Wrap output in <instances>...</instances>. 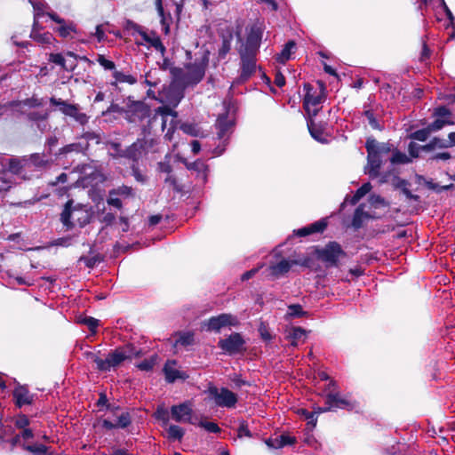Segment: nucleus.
Instances as JSON below:
<instances>
[{"mask_svg":"<svg viewBox=\"0 0 455 455\" xmlns=\"http://www.w3.org/2000/svg\"><path fill=\"white\" fill-rule=\"evenodd\" d=\"M113 76L116 83H128L131 84L135 83V79L132 76L125 75L119 71H115Z\"/></svg>","mask_w":455,"mask_h":455,"instance_id":"nucleus-40","label":"nucleus"},{"mask_svg":"<svg viewBox=\"0 0 455 455\" xmlns=\"http://www.w3.org/2000/svg\"><path fill=\"white\" fill-rule=\"evenodd\" d=\"M306 313L303 311L300 305H291L288 307V311L286 314L287 317H299L303 316Z\"/></svg>","mask_w":455,"mask_h":455,"instance_id":"nucleus-39","label":"nucleus"},{"mask_svg":"<svg viewBox=\"0 0 455 455\" xmlns=\"http://www.w3.org/2000/svg\"><path fill=\"white\" fill-rule=\"evenodd\" d=\"M389 159L393 164H404L409 162L407 156L398 151L393 152Z\"/></svg>","mask_w":455,"mask_h":455,"instance_id":"nucleus-44","label":"nucleus"},{"mask_svg":"<svg viewBox=\"0 0 455 455\" xmlns=\"http://www.w3.org/2000/svg\"><path fill=\"white\" fill-rule=\"evenodd\" d=\"M97 61L105 69L112 70L115 68V63L113 61L106 59L103 55H99Z\"/></svg>","mask_w":455,"mask_h":455,"instance_id":"nucleus-49","label":"nucleus"},{"mask_svg":"<svg viewBox=\"0 0 455 455\" xmlns=\"http://www.w3.org/2000/svg\"><path fill=\"white\" fill-rule=\"evenodd\" d=\"M295 264V261L293 260H288L286 259H280L276 262H271L270 266L268 267L269 274L275 277L278 278L284 274L288 273L291 269V266Z\"/></svg>","mask_w":455,"mask_h":455,"instance_id":"nucleus-18","label":"nucleus"},{"mask_svg":"<svg viewBox=\"0 0 455 455\" xmlns=\"http://www.w3.org/2000/svg\"><path fill=\"white\" fill-rule=\"evenodd\" d=\"M192 407L190 403H183L179 405H173L171 408L172 418L177 422H190L192 417Z\"/></svg>","mask_w":455,"mask_h":455,"instance_id":"nucleus-16","label":"nucleus"},{"mask_svg":"<svg viewBox=\"0 0 455 455\" xmlns=\"http://www.w3.org/2000/svg\"><path fill=\"white\" fill-rule=\"evenodd\" d=\"M231 39H232V35H229L228 37H224L223 38L222 45H221V47L219 50L220 57L224 58L228 54V52L230 51V49H231Z\"/></svg>","mask_w":455,"mask_h":455,"instance_id":"nucleus-41","label":"nucleus"},{"mask_svg":"<svg viewBox=\"0 0 455 455\" xmlns=\"http://www.w3.org/2000/svg\"><path fill=\"white\" fill-rule=\"evenodd\" d=\"M262 37V29L258 25H253L249 31L246 42L240 51L257 53Z\"/></svg>","mask_w":455,"mask_h":455,"instance_id":"nucleus-13","label":"nucleus"},{"mask_svg":"<svg viewBox=\"0 0 455 455\" xmlns=\"http://www.w3.org/2000/svg\"><path fill=\"white\" fill-rule=\"evenodd\" d=\"M259 332L261 336V338L264 340H270L272 339V335L267 328L264 323H261L259 327Z\"/></svg>","mask_w":455,"mask_h":455,"instance_id":"nucleus-53","label":"nucleus"},{"mask_svg":"<svg viewBox=\"0 0 455 455\" xmlns=\"http://www.w3.org/2000/svg\"><path fill=\"white\" fill-rule=\"evenodd\" d=\"M238 323L235 316L229 314H221L208 320L206 326L209 331H219L226 326L236 325Z\"/></svg>","mask_w":455,"mask_h":455,"instance_id":"nucleus-15","label":"nucleus"},{"mask_svg":"<svg viewBox=\"0 0 455 455\" xmlns=\"http://www.w3.org/2000/svg\"><path fill=\"white\" fill-rule=\"evenodd\" d=\"M168 435L172 439H180L184 435V431L179 426L172 425L168 428Z\"/></svg>","mask_w":455,"mask_h":455,"instance_id":"nucleus-42","label":"nucleus"},{"mask_svg":"<svg viewBox=\"0 0 455 455\" xmlns=\"http://www.w3.org/2000/svg\"><path fill=\"white\" fill-rule=\"evenodd\" d=\"M29 3L34 8V24L35 27L38 25L39 19L44 14L48 15L46 10L49 9L47 4L42 0H29Z\"/></svg>","mask_w":455,"mask_h":455,"instance_id":"nucleus-26","label":"nucleus"},{"mask_svg":"<svg viewBox=\"0 0 455 455\" xmlns=\"http://www.w3.org/2000/svg\"><path fill=\"white\" fill-rule=\"evenodd\" d=\"M185 87L173 78V82L168 89L162 92L161 100H165L169 105L176 107L184 96Z\"/></svg>","mask_w":455,"mask_h":455,"instance_id":"nucleus-10","label":"nucleus"},{"mask_svg":"<svg viewBox=\"0 0 455 455\" xmlns=\"http://www.w3.org/2000/svg\"><path fill=\"white\" fill-rule=\"evenodd\" d=\"M371 189V185L370 183L363 184L355 194V196L351 199V204H355L363 196L369 193Z\"/></svg>","mask_w":455,"mask_h":455,"instance_id":"nucleus-37","label":"nucleus"},{"mask_svg":"<svg viewBox=\"0 0 455 455\" xmlns=\"http://www.w3.org/2000/svg\"><path fill=\"white\" fill-rule=\"evenodd\" d=\"M199 426L211 433H218L220 430L216 423L207 420H201Z\"/></svg>","mask_w":455,"mask_h":455,"instance_id":"nucleus-47","label":"nucleus"},{"mask_svg":"<svg viewBox=\"0 0 455 455\" xmlns=\"http://www.w3.org/2000/svg\"><path fill=\"white\" fill-rule=\"evenodd\" d=\"M368 152V164L365 166V172L371 178L379 174V168L383 162L389 159L391 148L388 144H379L375 140H368L366 142Z\"/></svg>","mask_w":455,"mask_h":455,"instance_id":"nucleus-3","label":"nucleus"},{"mask_svg":"<svg viewBox=\"0 0 455 455\" xmlns=\"http://www.w3.org/2000/svg\"><path fill=\"white\" fill-rule=\"evenodd\" d=\"M27 450H28L34 453H43L45 451V447L44 445L28 446Z\"/></svg>","mask_w":455,"mask_h":455,"instance_id":"nucleus-64","label":"nucleus"},{"mask_svg":"<svg viewBox=\"0 0 455 455\" xmlns=\"http://www.w3.org/2000/svg\"><path fill=\"white\" fill-rule=\"evenodd\" d=\"M155 416L157 419L167 423L169 420V411L164 406H159L155 412Z\"/></svg>","mask_w":455,"mask_h":455,"instance_id":"nucleus-46","label":"nucleus"},{"mask_svg":"<svg viewBox=\"0 0 455 455\" xmlns=\"http://www.w3.org/2000/svg\"><path fill=\"white\" fill-rule=\"evenodd\" d=\"M48 16L55 22L60 24V28L57 29L60 36L62 37L68 36L72 32H76L75 26L72 23L66 24L64 20L60 18L55 13H48Z\"/></svg>","mask_w":455,"mask_h":455,"instance_id":"nucleus-25","label":"nucleus"},{"mask_svg":"<svg viewBox=\"0 0 455 455\" xmlns=\"http://www.w3.org/2000/svg\"><path fill=\"white\" fill-rule=\"evenodd\" d=\"M244 340L239 333H232L229 337L219 341L220 347L228 354L239 353L243 349Z\"/></svg>","mask_w":455,"mask_h":455,"instance_id":"nucleus-12","label":"nucleus"},{"mask_svg":"<svg viewBox=\"0 0 455 455\" xmlns=\"http://www.w3.org/2000/svg\"><path fill=\"white\" fill-rule=\"evenodd\" d=\"M365 116L370 124V125L373 128V129H379L380 126L379 124H378L377 120L375 119L374 116H373V113L371 112V111H366L365 112Z\"/></svg>","mask_w":455,"mask_h":455,"instance_id":"nucleus-59","label":"nucleus"},{"mask_svg":"<svg viewBox=\"0 0 455 455\" xmlns=\"http://www.w3.org/2000/svg\"><path fill=\"white\" fill-rule=\"evenodd\" d=\"M15 425L18 428L20 429L27 428V427L29 425V419L25 415H20L15 421Z\"/></svg>","mask_w":455,"mask_h":455,"instance_id":"nucleus-52","label":"nucleus"},{"mask_svg":"<svg viewBox=\"0 0 455 455\" xmlns=\"http://www.w3.org/2000/svg\"><path fill=\"white\" fill-rule=\"evenodd\" d=\"M341 252L340 247L338 243H331L323 249L318 251V257L331 265L336 263Z\"/></svg>","mask_w":455,"mask_h":455,"instance_id":"nucleus-17","label":"nucleus"},{"mask_svg":"<svg viewBox=\"0 0 455 455\" xmlns=\"http://www.w3.org/2000/svg\"><path fill=\"white\" fill-rule=\"evenodd\" d=\"M275 84L278 86V87H282L285 84V78L284 76L281 74V73H277L275 75Z\"/></svg>","mask_w":455,"mask_h":455,"instance_id":"nucleus-63","label":"nucleus"},{"mask_svg":"<svg viewBox=\"0 0 455 455\" xmlns=\"http://www.w3.org/2000/svg\"><path fill=\"white\" fill-rule=\"evenodd\" d=\"M234 121L231 116H229V113L220 115L217 120V128H218V136L220 139L224 138L228 130L233 125Z\"/></svg>","mask_w":455,"mask_h":455,"instance_id":"nucleus-22","label":"nucleus"},{"mask_svg":"<svg viewBox=\"0 0 455 455\" xmlns=\"http://www.w3.org/2000/svg\"><path fill=\"white\" fill-rule=\"evenodd\" d=\"M82 323H84L85 325H87L92 332H95L96 328L99 325V320H97L93 317H84L82 320Z\"/></svg>","mask_w":455,"mask_h":455,"instance_id":"nucleus-50","label":"nucleus"},{"mask_svg":"<svg viewBox=\"0 0 455 455\" xmlns=\"http://www.w3.org/2000/svg\"><path fill=\"white\" fill-rule=\"evenodd\" d=\"M147 142L144 140H139L134 142L129 148L125 151L122 152L119 148V145L116 143L110 144L108 148L109 154L112 156H126L132 159L139 158L143 152H145V144Z\"/></svg>","mask_w":455,"mask_h":455,"instance_id":"nucleus-9","label":"nucleus"},{"mask_svg":"<svg viewBox=\"0 0 455 455\" xmlns=\"http://www.w3.org/2000/svg\"><path fill=\"white\" fill-rule=\"evenodd\" d=\"M295 48V43L292 41L288 42L282 52L277 56L279 62L284 63L291 58V54Z\"/></svg>","mask_w":455,"mask_h":455,"instance_id":"nucleus-34","label":"nucleus"},{"mask_svg":"<svg viewBox=\"0 0 455 455\" xmlns=\"http://www.w3.org/2000/svg\"><path fill=\"white\" fill-rule=\"evenodd\" d=\"M164 371L169 382H173L176 379H185L188 377L185 372L177 368L175 361H168L164 365Z\"/></svg>","mask_w":455,"mask_h":455,"instance_id":"nucleus-20","label":"nucleus"},{"mask_svg":"<svg viewBox=\"0 0 455 455\" xmlns=\"http://www.w3.org/2000/svg\"><path fill=\"white\" fill-rule=\"evenodd\" d=\"M323 396L325 397L326 407H315L313 412H309L301 409L299 412L307 419V424L311 427L316 425L315 414H320L328 411H336L343 409L347 411L357 410L360 407L359 403L350 395H341L338 390L335 381L330 380L323 390Z\"/></svg>","mask_w":455,"mask_h":455,"instance_id":"nucleus-1","label":"nucleus"},{"mask_svg":"<svg viewBox=\"0 0 455 455\" xmlns=\"http://www.w3.org/2000/svg\"><path fill=\"white\" fill-rule=\"evenodd\" d=\"M207 65L208 57L204 55L200 59H196L193 63L187 64L183 68H174L173 78L183 86L195 85L204 76Z\"/></svg>","mask_w":455,"mask_h":455,"instance_id":"nucleus-2","label":"nucleus"},{"mask_svg":"<svg viewBox=\"0 0 455 455\" xmlns=\"http://www.w3.org/2000/svg\"><path fill=\"white\" fill-rule=\"evenodd\" d=\"M155 364V359H147L138 364V368L141 371H150Z\"/></svg>","mask_w":455,"mask_h":455,"instance_id":"nucleus-54","label":"nucleus"},{"mask_svg":"<svg viewBox=\"0 0 455 455\" xmlns=\"http://www.w3.org/2000/svg\"><path fill=\"white\" fill-rule=\"evenodd\" d=\"M256 55L254 52L240 51L241 56V76L240 80H247L256 70Z\"/></svg>","mask_w":455,"mask_h":455,"instance_id":"nucleus-11","label":"nucleus"},{"mask_svg":"<svg viewBox=\"0 0 455 455\" xmlns=\"http://www.w3.org/2000/svg\"><path fill=\"white\" fill-rule=\"evenodd\" d=\"M181 129L185 133H188L189 135H192L195 137L200 135V131H199L198 127L195 124H182Z\"/></svg>","mask_w":455,"mask_h":455,"instance_id":"nucleus-45","label":"nucleus"},{"mask_svg":"<svg viewBox=\"0 0 455 455\" xmlns=\"http://www.w3.org/2000/svg\"><path fill=\"white\" fill-rule=\"evenodd\" d=\"M194 342V333L191 331L180 332L176 335L175 339V347L182 346H189Z\"/></svg>","mask_w":455,"mask_h":455,"instance_id":"nucleus-33","label":"nucleus"},{"mask_svg":"<svg viewBox=\"0 0 455 455\" xmlns=\"http://www.w3.org/2000/svg\"><path fill=\"white\" fill-rule=\"evenodd\" d=\"M307 127H308V130H309V132L311 134V136L320 141V142H323L324 141V139H323V132L320 129H317L315 127V124H314V121L313 119L310 117L308 118L307 120Z\"/></svg>","mask_w":455,"mask_h":455,"instance_id":"nucleus-35","label":"nucleus"},{"mask_svg":"<svg viewBox=\"0 0 455 455\" xmlns=\"http://www.w3.org/2000/svg\"><path fill=\"white\" fill-rule=\"evenodd\" d=\"M304 90L306 94L304 97V108L309 116H315L321 108V103L323 100L324 87L323 84H318V88L314 89L310 84H305Z\"/></svg>","mask_w":455,"mask_h":455,"instance_id":"nucleus-7","label":"nucleus"},{"mask_svg":"<svg viewBox=\"0 0 455 455\" xmlns=\"http://www.w3.org/2000/svg\"><path fill=\"white\" fill-rule=\"evenodd\" d=\"M171 1L177 6V12H180V4H179V2L180 0H171ZM156 6L157 13H158L159 17L161 18L162 29L165 34H168L169 30H170L169 21H168L170 16L165 15V13L164 12L163 0H156Z\"/></svg>","mask_w":455,"mask_h":455,"instance_id":"nucleus-21","label":"nucleus"},{"mask_svg":"<svg viewBox=\"0 0 455 455\" xmlns=\"http://www.w3.org/2000/svg\"><path fill=\"white\" fill-rule=\"evenodd\" d=\"M208 394L210 399L220 407L232 408L237 402L236 395L225 387L212 386L208 388Z\"/></svg>","mask_w":455,"mask_h":455,"instance_id":"nucleus-8","label":"nucleus"},{"mask_svg":"<svg viewBox=\"0 0 455 455\" xmlns=\"http://www.w3.org/2000/svg\"><path fill=\"white\" fill-rule=\"evenodd\" d=\"M140 35L144 42L148 43L156 50L164 53V46L163 45V44L158 36H156L155 35L149 36L146 32H140Z\"/></svg>","mask_w":455,"mask_h":455,"instance_id":"nucleus-32","label":"nucleus"},{"mask_svg":"<svg viewBox=\"0 0 455 455\" xmlns=\"http://www.w3.org/2000/svg\"><path fill=\"white\" fill-rule=\"evenodd\" d=\"M49 60H50V61L63 67L65 69H72L74 67L73 63L67 65V60H65V58L61 54H59V53H52L50 55Z\"/></svg>","mask_w":455,"mask_h":455,"instance_id":"nucleus-36","label":"nucleus"},{"mask_svg":"<svg viewBox=\"0 0 455 455\" xmlns=\"http://www.w3.org/2000/svg\"><path fill=\"white\" fill-rule=\"evenodd\" d=\"M14 396L17 400L19 406L29 404L32 402V396L27 390V388L20 387L15 389Z\"/></svg>","mask_w":455,"mask_h":455,"instance_id":"nucleus-31","label":"nucleus"},{"mask_svg":"<svg viewBox=\"0 0 455 455\" xmlns=\"http://www.w3.org/2000/svg\"><path fill=\"white\" fill-rule=\"evenodd\" d=\"M387 207V204L382 197L372 195L367 204H363L356 209L353 219V226L359 228L364 219L378 218L379 213L376 210Z\"/></svg>","mask_w":455,"mask_h":455,"instance_id":"nucleus-5","label":"nucleus"},{"mask_svg":"<svg viewBox=\"0 0 455 455\" xmlns=\"http://www.w3.org/2000/svg\"><path fill=\"white\" fill-rule=\"evenodd\" d=\"M430 132H432L429 129V127H427L426 129H422V130H419V131L415 132L412 134V138L417 140H419V141H425L428 138Z\"/></svg>","mask_w":455,"mask_h":455,"instance_id":"nucleus-48","label":"nucleus"},{"mask_svg":"<svg viewBox=\"0 0 455 455\" xmlns=\"http://www.w3.org/2000/svg\"><path fill=\"white\" fill-rule=\"evenodd\" d=\"M91 219V213L86 206L77 204L72 207V203L68 202L61 213V221L67 227L86 225Z\"/></svg>","mask_w":455,"mask_h":455,"instance_id":"nucleus-6","label":"nucleus"},{"mask_svg":"<svg viewBox=\"0 0 455 455\" xmlns=\"http://www.w3.org/2000/svg\"><path fill=\"white\" fill-rule=\"evenodd\" d=\"M326 227L324 220L316 221L307 227L299 228L296 231V234L299 236H306L313 233L323 231Z\"/></svg>","mask_w":455,"mask_h":455,"instance_id":"nucleus-27","label":"nucleus"},{"mask_svg":"<svg viewBox=\"0 0 455 455\" xmlns=\"http://www.w3.org/2000/svg\"><path fill=\"white\" fill-rule=\"evenodd\" d=\"M94 36L97 37L99 42L105 40V31L103 30L102 25H99L96 27Z\"/></svg>","mask_w":455,"mask_h":455,"instance_id":"nucleus-61","label":"nucleus"},{"mask_svg":"<svg viewBox=\"0 0 455 455\" xmlns=\"http://www.w3.org/2000/svg\"><path fill=\"white\" fill-rule=\"evenodd\" d=\"M139 351L136 350L132 346L127 345L112 351L108 355L106 359H101L92 353L88 354V357H90L97 364V368L99 370L108 371L119 366L126 360L139 356Z\"/></svg>","mask_w":455,"mask_h":455,"instance_id":"nucleus-4","label":"nucleus"},{"mask_svg":"<svg viewBox=\"0 0 455 455\" xmlns=\"http://www.w3.org/2000/svg\"><path fill=\"white\" fill-rule=\"evenodd\" d=\"M436 148H448L447 140L443 139L435 138L428 145L424 146V148H427V150Z\"/></svg>","mask_w":455,"mask_h":455,"instance_id":"nucleus-43","label":"nucleus"},{"mask_svg":"<svg viewBox=\"0 0 455 455\" xmlns=\"http://www.w3.org/2000/svg\"><path fill=\"white\" fill-rule=\"evenodd\" d=\"M31 37L43 44H52V42L54 40L52 35L49 32L41 33L38 29V25L35 27V24H33V29L31 31Z\"/></svg>","mask_w":455,"mask_h":455,"instance_id":"nucleus-29","label":"nucleus"},{"mask_svg":"<svg viewBox=\"0 0 455 455\" xmlns=\"http://www.w3.org/2000/svg\"><path fill=\"white\" fill-rule=\"evenodd\" d=\"M29 168V160L26 157L23 158H12L9 162V171L16 175H20L23 178L26 177L27 172Z\"/></svg>","mask_w":455,"mask_h":455,"instance_id":"nucleus-19","label":"nucleus"},{"mask_svg":"<svg viewBox=\"0 0 455 455\" xmlns=\"http://www.w3.org/2000/svg\"><path fill=\"white\" fill-rule=\"evenodd\" d=\"M51 103L52 105L60 107V110L71 117H73L76 121L80 124H84L87 121V117L84 114L81 113L76 106L68 104L67 102L61 100L60 99H51Z\"/></svg>","mask_w":455,"mask_h":455,"instance_id":"nucleus-14","label":"nucleus"},{"mask_svg":"<svg viewBox=\"0 0 455 455\" xmlns=\"http://www.w3.org/2000/svg\"><path fill=\"white\" fill-rule=\"evenodd\" d=\"M265 443L269 448L280 449L286 445L293 444L295 438L289 435H281L275 438H269Z\"/></svg>","mask_w":455,"mask_h":455,"instance_id":"nucleus-23","label":"nucleus"},{"mask_svg":"<svg viewBox=\"0 0 455 455\" xmlns=\"http://www.w3.org/2000/svg\"><path fill=\"white\" fill-rule=\"evenodd\" d=\"M237 433L238 437L240 438L243 436L251 437V433L249 430L248 426L244 422L241 423V425L238 427Z\"/></svg>","mask_w":455,"mask_h":455,"instance_id":"nucleus-57","label":"nucleus"},{"mask_svg":"<svg viewBox=\"0 0 455 455\" xmlns=\"http://www.w3.org/2000/svg\"><path fill=\"white\" fill-rule=\"evenodd\" d=\"M287 338L291 340L292 346H297L299 342L306 340L307 331L300 327H293L288 331Z\"/></svg>","mask_w":455,"mask_h":455,"instance_id":"nucleus-28","label":"nucleus"},{"mask_svg":"<svg viewBox=\"0 0 455 455\" xmlns=\"http://www.w3.org/2000/svg\"><path fill=\"white\" fill-rule=\"evenodd\" d=\"M158 112L163 116L162 128L164 130L166 127L167 117L168 116H173V111L167 107H164L159 108Z\"/></svg>","mask_w":455,"mask_h":455,"instance_id":"nucleus-51","label":"nucleus"},{"mask_svg":"<svg viewBox=\"0 0 455 455\" xmlns=\"http://www.w3.org/2000/svg\"><path fill=\"white\" fill-rule=\"evenodd\" d=\"M20 437H22L24 440L31 439L33 437V430L31 428H22L20 435L15 437L14 443L19 442Z\"/></svg>","mask_w":455,"mask_h":455,"instance_id":"nucleus-55","label":"nucleus"},{"mask_svg":"<svg viewBox=\"0 0 455 455\" xmlns=\"http://www.w3.org/2000/svg\"><path fill=\"white\" fill-rule=\"evenodd\" d=\"M131 422V418L128 412H122L115 420L104 419L103 426L107 428L127 427Z\"/></svg>","mask_w":455,"mask_h":455,"instance_id":"nucleus-24","label":"nucleus"},{"mask_svg":"<svg viewBox=\"0 0 455 455\" xmlns=\"http://www.w3.org/2000/svg\"><path fill=\"white\" fill-rule=\"evenodd\" d=\"M436 114L441 117L437 118L435 122H433L428 127L431 132H436L441 130L448 121L444 119L446 116L449 115V111L445 108H441L437 110Z\"/></svg>","mask_w":455,"mask_h":455,"instance_id":"nucleus-30","label":"nucleus"},{"mask_svg":"<svg viewBox=\"0 0 455 455\" xmlns=\"http://www.w3.org/2000/svg\"><path fill=\"white\" fill-rule=\"evenodd\" d=\"M27 160H29V168L28 171H33L34 168L41 167L45 164V161L40 155H32L29 157H26Z\"/></svg>","mask_w":455,"mask_h":455,"instance_id":"nucleus-38","label":"nucleus"},{"mask_svg":"<svg viewBox=\"0 0 455 455\" xmlns=\"http://www.w3.org/2000/svg\"><path fill=\"white\" fill-rule=\"evenodd\" d=\"M409 153L412 157H416L419 156V152L420 149H425L424 147L419 146L417 143L411 142L409 145Z\"/></svg>","mask_w":455,"mask_h":455,"instance_id":"nucleus-58","label":"nucleus"},{"mask_svg":"<svg viewBox=\"0 0 455 455\" xmlns=\"http://www.w3.org/2000/svg\"><path fill=\"white\" fill-rule=\"evenodd\" d=\"M79 261L84 263L88 267H93L99 261V259L97 257H81Z\"/></svg>","mask_w":455,"mask_h":455,"instance_id":"nucleus-56","label":"nucleus"},{"mask_svg":"<svg viewBox=\"0 0 455 455\" xmlns=\"http://www.w3.org/2000/svg\"><path fill=\"white\" fill-rule=\"evenodd\" d=\"M116 195V191L110 192L108 203L116 208H120L122 206L121 200L118 197H115Z\"/></svg>","mask_w":455,"mask_h":455,"instance_id":"nucleus-60","label":"nucleus"},{"mask_svg":"<svg viewBox=\"0 0 455 455\" xmlns=\"http://www.w3.org/2000/svg\"><path fill=\"white\" fill-rule=\"evenodd\" d=\"M158 169L162 172H165L167 174H170L172 172V167L169 163L167 162H162L158 164Z\"/></svg>","mask_w":455,"mask_h":455,"instance_id":"nucleus-62","label":"nucleus"}]
</instances>
